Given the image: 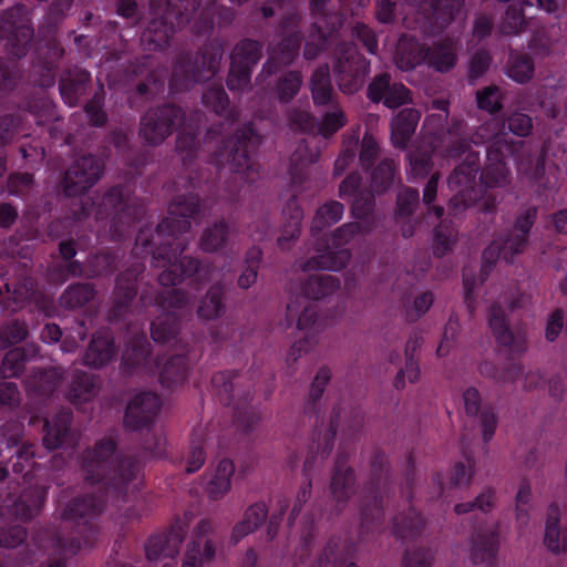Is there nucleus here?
<instances>
[{
  "mask_svg": "<svg viewBox=\"0 0 567 567\" xmlns=\"http://www.w3.org/2000/svg\"><path fill=\"white\" fill-rule=\"evenodd\" d=\"M33 33L30 14L24 4H14L2 13L0 39L7 40L4 47L9 54L17 58L25 55Z\"/></svg>",
  "mask_w": 567,
  "mask_h": 567,
  "instance_id": "obj_1",
  "label": "nucleus"
},
{
  "mask_svg": "<svg viewBox=\"0 0 567 567\" xmlns=\"http://www.w3.org/2000/svg\"><path fill=\"white\" fill-rule=\"evenodd\" d=\"M63 374L59 368H33L24 379V390L31 398H50L60 386Z\"/></svg>",
  "mask_w": 567,
  "mask_h": 567,
  "instance_id": "obj_2",
  "label": "nucleus"
},
{
  "mask_svg": "<svg viewBox=\"0 0 567 567\" xmlns=\"http://www.w3.org/2000/svg\"><path fill=\"white\" fill-rule=\"evenodd\" d=\"M534 221V212L520 218L516 224L517 234L504 243H493L484 252V259L491 261L494 257L509 260L514 254L519 252L526 243V234L530 229Z\"/></svg>",
  "mask_w": 567,
  "mask_h": 567,
  "instance_id": "obj_3",
  "label": "nucleus"
},
{
  "mask_svg": "<svg viewBox=\"0 0 567 567\" xmlns=\"http://www.w3.org/2000/svg\"><path fill=\"white\" fill-rule=\"evenodd\" d=\"M209 529L208 523L203 522L199 524L193 539L188 544L182 567H202L213 558L215 548L207 537Z\"/></svg>",
  "mask_w": 567,
  "mask_h": 567,
  "instance_id": "obj_4",
  "label": "nucleus"
},
{
  "mask_svg": "<svg viewBox=\"0 0 567 567\" xmlns=\"http://www.w3.org/2000/svg\"><path fill=\"white\" fill-rule=\"evenodd\" d=\"M545 545L554 553L567 550V517L558 506L548 509Z\"/></svg>",
  "mask_w": 567,
  "mask_h": 567,
  "instance_id": "obj_5",
  "label": "nucleus"
},
{
  "mask_svg": "<svg viewBox=\"0 0 567 567\" xmlns=\"http://www.w3.org/2000/svg\"><path fill=\"white\" fill-rule=\"evenodd\" d=\"M44 502V493L39 487H30L24 489L21 495L11 504L7 505V512L10 516L28 522L35 517Z\"/></svg>",
  "mask_w": 567,
  "mask_h": 567,
  "instance_id": "obj_6",
  "label": "nucleus"
},
{
  "mask_svg": "<svg viewBox=\"0 0 567 567\" xmlns=\"http://www.w3.org/2000/svg\"><path fill=\"white\" fill-rule=\"evenodd\" d=\"M369 96L372 101L383 100L389 107H395L409 99V91L402 84L390 86L386 75L378 78L369 87Z\"/></svg>",
  "mask_w": 567,
  "mask_h": 567,
  "instance_id": "obj_7",
  "label": "nucleus"
},
{
  "mask_svg": "<svg viewBox=\"0 0 567 567\" xmlns=\"http://www.w3.org/2000/svg\"><path fill=\"white\" fill-rule=\"evenodd\" d=\"M420 115L412 109L402 110L392 122V141L396 146H404L413 134Z\"/></svg>",
  "mask_w": 567,
  "mask_h": 567,
  "instance_id": "obj_8",
  "label": "nucleus"
},
{
  "mask_svg": "<svg viewBox=\"0 0 567 567\" xmlns=\"http://www.w3.org/2000/svg\"><path fill=\"white\" fill-rule=\"evenodd\" d=\"M234 470V464L228 460L218 463L207 482V492L210 497L219 498L229 492Z\"/></svg>",
  "mask_w": 567,
  "mask_h": 567,
  "instance_id": "obj_9",
  "label": "nucleus"
},
{
  "mask_svg": "<svg viewBox=\"0 0 567 567\" xmlns=\"http://www.w3.org/2000/svg\"><path fill=\"white\" fill-rule=\"evenodd\" d=\"M101 175V165L93 157H82L73 165V189H86L92 186Z\"/></svg>",
  "mask_w": 567,
  "mask_h": 567,
  "instance_id": "obj_10",
  "label": "nucleus"
},
{
  "mask_svg": "<svg viewBox=\"0 0 567 567\" xmlns=\"http://www.w3.org/2000/svg\"><path fill=\"white\" fill-rule=\"evenodd\" d=\"M159 406L158 398L153 393H143L137 395L126 409V423L131 426L135 424L136 419H148Z\"/></svg>",
  "mask_w": 567,
  "mask_h": 567,
  "instance_id": "obj_11",
  "label": "nucleus"
},
{
  "mask_svg": "<svg viewBox=\"0 0 567 567\" xmlns=\"http://www.w3.org/2000/svg\"><path fill=\"white\" fill-rule=\"evenodd\" d=\"M29 337V326L24 319L11 318L0 323V349L19 344Z\"/></svg>",
  "mask_w": 567,
  "mask_h": 567,
  "instance_id": "obj_12",
  "label": "nucleus"
},
{
  "mask_svg": "<svg viewBox=\"0 0 567 567\" xmlns=\"http://www.w3.org/2000/svg\"><path fill=\"white\" fill-rule=\"evenodd\" d=\"M47 433L43 443L49 450H55L68 444L71 439L68 414L58 415L53 424L45 423Z\"/></svg>",
  "mask_w": 567,
  "mask_h": 567,
  "instance_id": "obj_13",
  "label": "nucleus"
},
{
  "mask_svg": "<svg viewBox=\"0 0 567 567\" xmlns=\"http://www.w3.org/2000/svg\"><path fill=\"white\" fill-rule=\"evenodd\" d=\"M27 361V353L23 348L9 350L0 364V379L7 380L20 377L25 369Z\"/></svg>",
  "mask_w": 567,
  "mask_h": 567,
  "instance_id": "obj_14",
  "label": "nucleus"
},
{
  "mask_svg": "<svg viewBox=\"0 0 567 567\" xmlns=\"http://www.w3.org/2000/svg\"><path fill=\"white\" fill-rule=\"evenodd\" d=\"M266 518V508L264 505L251 506L245 514V518L235 526L231 537L238 542L244 536L255 530Z\"/></svg>",
  "mask_w": 567,
  "mask_h": 567,
  "instance_id": "obj_15",
  "label": "nucleus"
},
{
  "mask_svg": "<svg viewBox=\"0 0 567 567\" xmlns=\"http://www.w3.org/2000/svg\"><path fill=\"white\" fill-rule=\"evenodd\" d=\"M421 60V52L416 42L408 39H401L399 41L395 63L401 70H409Z\"/></svg>",
  "mask_w": 567,
  "mask_h": 567,
  "instance_id": "obj_16",
  "label": "nucleus"
},
{
  "mask_svg": "<svg viewBox=\"0 0 567 567\" xmlns=\"http://www.w3.org/2000/svg\"><path fill=\"white\" fill-rule=\"evenodd\" d=\"M287 316L289 320L296 321L299 329L307 328L315 321V310L309 306L307 299L291 301L287 307Z\"/></svg>",
  "mask_w": 567,
  "mask_h": 567,
  "instance_id": "obj_17",
  "label": "nucleus"
},
{
  "mask_svg": "<svg viewBox=\"0 0 567 567\" xmlns=\"http://www.w3.org/2000/svg\"><path fill=\"white\" fill-rule=\"evenodd\" d=\"M178 551V542L171 540L163 536L153 537L146 546V556L150 560H157L162 557H173Z\"/></svg>",
  "mask_w": 567,
  "mask_h": 567,
  "instance_id": "obj_18",
  "label": "nucleus"
},
{
  "mask_svg": "<svg viewBox=\"0 0 567 567\" xmlns=\"http://www.w3.org/2000/svg\"><path fill=\"white\" fill-rule=\"evenodd\" d=\"M61 260L50 270V279L55 284H62L68 280L71 274V240L60 244Z\"/></svg>",
  "mask_w": 567,
  "mask_h": 567,
  "instance_id": "obj_19",
  "label": "nucleus"
},
{
  "mask_svg": "<svg viewBox=\"0 0 567 567\" xmlns=\"http://www.w3.org/2000/svg\"><path fill=\"white\" fill-rule=\"evenodd\" d=\"M313 100L318 104L328 102L331 95L328 68L318 69L311 78Z\"/></svg>",
  "mask_w": 567,
  "mask_h": 567,
  "instance_id": "obj_20",
  "label": "nucleus"
},
{
  "mask_svg": "<svg viewBox=\"0 0 567 567\" xmlns=\"http://www.w3.org/2000/svg\"><path fill=\"white\" fill-rule=\"evenodd\" d=\"M22 130V118L18 114L0 115V146L3 147L13 142Z\"/></svg>",
  "mask_w": 567,
  "mask_h": 567,
  "instance_id": "obj_21",
  "label": "nucleus"
},
{
  "mask_svg": "<svg viewBox=\"0 0 567 567\" xmlns=\"http://www.w3.org/2000/svg\"><path fill=\"white\" fill-rule=\"evenodd\" d=\"M113 354V343L109 339H94L86 354V362L97 367L104 364Z\"/></svg>",
  "mask_w": 567,
  "mask_h": 567,
  "instance_id": "obj_22",
  "label": "nucleus"
},
{
  "mask_svg": "<svg viewBox=\"0 0 567 567\" xmlns=\"http://www.w3.org/2000/svg\"><path fill=\"white\" fill-rule=\"evenodd\" d=\"M21 76V70L16 62L0 58V91H13L18 86Z\"/></svg>",
  "mask_w": 567,
  "mask_h": 567,
  "instance_id": "obj_23",
  "label": "nucleus"
},
{
  "mask_svg": "<svg viewBox=\"0 0 567 567\" xmlns=\"http://www.w3.org/2000/svg\"><path fill=\"white\" fill-rule=\"evenodd\" d=\"M8 190L12 195H28L35 186L34 177L30 173H14L8 177Z\"/></svg>",
  "mask_w": 567,
  "mask_h": 567,
  "instance_id": "obj_24",
  "label": "nucleus"
},
{
  "mask_svg": "<svg viewBox=\"0 0 567 567\" xmlns=\"http://www.w3.org/2000/svg\"><path fill=\"white\" fill-rule=\"evenodd\" d=\"M429 62L439 71H446L452 68L455 62L453 44L447 43L436 49L431 54Z\"/></svg>",
  "mask_w": 567,
  "mask_h": 567,
  "instance_id": "obj_25",
  "label": "nucleus"
},
{
  "mask_svg": "<svg viewBox=\"0 0 567 567\" xmlns=\"http://www.w3.org/2000/svg\"><path fill=\"white\" fill-rule=\"evenodd\" d=\"M227 238V228L224 223L216 224L205 230L202 237V247L205 250H215L220 247Z\"/></svg>",
  "mask_w": 567,
  "mask_h": 567,
  "instance_id": "obj_26",
  "label": "nucleus"
},
{
  "mask_svg": "<svg viewBox=\"0 0 567 567\" xmlns=\"http://www.w3.org/2000/svg\"><path fill=\"white\" fill-rule=\"evenodd\" d=\"M168 126L164 122H155L152 115H147L142 122V134L150 143H158L164 138Z\"/></svg>",
  "mask_w": 567,
  "mask_h": 567,
  "instance_id": "obj_27",
  "label": "nucleus"
},
{
  "mask_svg": "<svg viewBox=\"0 0 567 567\" xmlns=\"http://www.w3.org/2000/svg\"><path fill=\"white\" fill-rule=\"evenodd\" d=\"M337 287L338 284L331 275H320L311 279L307 292L313 298H319L332 292Z\"/></svg>",
  "mask_w": 567,
  "mask_h": 567,
  "instance_id": "obj_28",
  "label": "nucleus"
},
{
  "mask_svg": "<svg viewBox=\"0 0 567 567\" xmlns=\"http://www.w3.org/2000/svg\"><path fill=\"white\" fill-rule=\"evenodd\" d=\"M21 392L14 382L0 381V408L17 409L21 404Z\"/></svg>",
  "mask_w": 567,
  "mask_h": 567,
  "instance_id": "obj_29",
  "label": "nucleus"
},
{
  "mask_svg": "<svg viewBox=\"0 0 567 567\" xmlns=\"http://www.w3.org/2000/svg\"><path fill=\"white\" fill-rule=\"evenodd\" d=\"M533 64L527 58H513L508 66V75L516 82H525L532 78Z\"/></svg>",
  "mask_w": 567,
  "mask_h": 567,
  "instance_id": "obj_30",
  "label": "nucleus"
},
{
  "mask_svg": "<svg viewBox=\"0 0 567 567\" xmlns=\"http://www.w3.org/2000/svg\"><path fill=\"white\" fill-rule=\"evenodd\" d=\"M27 538L24 527L16 525L0 528V546L14 548L22 544Z\"/></svg>",
  "mask_w": 567,
  "mask_h": 567,
  "instance_id": "obj_31",
  "label": "nucleus"
},
{
  "mask_svg": "<svg viewBox=\"0 0 567 567\" xmlns=\"http://www.w3.org/2000/svg\"><path fill=\"white\" fill-rule=\"evenodd\" d=\"M494 503H495L494 492L485 491L477 496V498L475 499V502L473 504L472 503L458 504L455 506V511L460 514L466 513V512L471 511L472 508H477L482 512H487L492 508Z\"/></svg>",
  "mask_w": 567,
  "mask_h": 567,
  "instance_id": "obj_32",
  "label": "nucleus"
},
{
  "mask_svg": "<svg viewBox=\"0 0 567 567\" xmlns=\"http://www.w3.org/2000/svg\"><path fill=\"white\" fill-rule=\"evenodd\" d=\"M501 93L496 87H487L477 93V104L480 109L488 112L496 111L501 106Z\"/></svg>",
  "mask_w": 567,
  "mask_h": 567,
  "instance_id": "obj_33",
  "label": "nucleus"
},
{
  "mask_svg": "<svg viewBox=\"0 0 567 567\" xmlns=\"http://www.w3.org/2000/svg\"><path fill=\"white\" fill-rule=\"evenodd\" d=\"M507 172L503 163L492 164L483 174V181L488 186L501 185L506 182Z\"/></svg>",
  "mask_w": 567,
  "mask_h": 567,
  "instance_id": "obj_34",
  "label": "nucleus"
},
{
  "mask_svg": "<svg viewBox=\"0 0 567 567\" xmlns=\"http://www.w3.org/2000/svg\"><path fill=\"white\" fill-rule=\"evenodd\" d=\"M430 169V159L429 156L424 153L420 155H411L410 156V171L409 175L411 178L423 177L429 173Z\"/></svg>",
  "mask_w": 567,
  "mask_h": 567,
  "instance_id": "obj_35",
  "label": "nucleus"
},
{
  "mask_svg": "<svg viewBox=\"0 0 567 567\" xmlns=\"http://www.w3.org/2000/svg\"><path fill=\"white\" fill-rule=\"evenodd\" d=\"M221 307L220 296L217 291L210 292L203 301L199 308V315L204 318H214L218 316Z\"/></svg>",
  "mask_w": 567,
  "mask_h": 567,
  "instance_id": "obj_36",
  "label": "nucleus"
},
{
  "mask_svg": "<svg viewBox=\"0 0 567 567\" xmlns=\"http://www.w3.org/2000/svg\"><path fill=\"white\" fill-rule=\"evenodd\" d=\"M34 75L39 74V78L34 79V82L41 87L51 86L55 79V68L52 63L49 64H35Z\"/></svg>",
  "mask_w": 567,
  "mask_h": 567,
  "instance_id": "obj_37",
  "label": "nucleus"
},
{
  "mask_svg": "<svg viewBox=\"0 0 567 567\" xmlns=\"http://www.w3.org/2000/svg\"><path fill=\"white\" fill-rule=\"evenodd\" d=\"M508 127L515 135L525 136L532 130V122L527 115L516 113L509 117Z\"/></svg>",
  "mask_w": 567,
  "mask_h": 567,
  "instance_id": "obj_38",
  "label": "nucleus"
},
{
  "mask_svg": "<svg viewBox=\"0 0 567 567\" xmlns=\"http://www.w3.org/2000/svg\"><path fill=\"white\" fill-rule=\"evenodd\" d=\"M114 450L115 444L112 439L100 442L94 451V461L97 466H101L104 470V463L112 457Z\"/></svg>",
  "mask_w": 567,
  "mask_h": 567,
  "instance_id": "obj_39",
  "label": "nucleus"
},
{
  "mask_svg": "<svg viewBox=\"0 0 567 567\" xmlns=\"http://www.w3.org/2000/svg\"><path fill=\"white\" fill-rule=\"evenodd\" d=\"M19 216L18 209L10 203H0V227L11 228Z\"/></svg>",
  "mask_w": 567,
  "mask_h": 567,
  "instance_id": "obj_40",
  "label": "nucleus"
},
{
  "mask_svg": "<svg viewBox=\"0 0 567 567\" xmlns=\"http://www.w3.org/2000/svg\"><path fill=\"white\" fill-rule=\"evenodd\" d=\"M349 259V254L346 250H341L334 256H326L322 257V260L318 264V267L330 269V270H338L341 267L346 265V262Z\"/></svg>",
  "mask_w": 567,
  "mask_h": 567,
  "instance_id": "obj_41",
  "label": "nucleus"
},
{
  "mask_svg": "<svg viewBox=\"0 0 567 567\" xmlns=\"http://www.w3.org/2000/svg\"><path fill=\"white\" fill-rule=\"evenodd\" d=\"M344 124L343 115L341 112L336 111L328 114L320 127L323 135L332 134Z\"/></svg>",
  "mask_w": 567,
  "mask_h": 567,
  "instance_id": "obj_42",
  "label": "nucleus"
},
{
  "mask_svg": "<svg viewBox=\"0 0 567 567\" xmlns=\"http://www.w3.org/2000/svg\"><path fill=\"white\" fill-rule=\"evenodd\" d=\"M480 423L484 440H489L496 427V417L494 412L487 409H483L480 413Z\"/></svg>",
  "mask_w": 567,
  "mask_h": 567,
  "instance_id": "obj_43",
  "label": "nucleus"
},
{
  "mask_svg": "<svg viewBox=\"0 0 567 567\" xmlns=\"http://www.w3.org/2000/svg\"><path fill=\"white\" fill-rule=\"evenodd\" d=\"M473 475V465L471 462L457 464L454 467L452 482L454 485H464L470 482Z\"/></svg>",
  "mask_w": 567,
  "mask_h": 567,
  "instance_id": "obj_44",
  "label": "nucleus"
},
{
  "mask_svg": "<svg viewBox=\"0 0 567 567\" xmlns=\"http://www.w3.org/2000/svg\"><path fill=\"white\" fill-rule=\"evenodd\" d=\"M563 315L559 310L553 312L546 324V338L550 341L555 340L563 328Z\"/></svg>",
  "mask_w": 567,
  "mask_h": 567,
  "instance_id": "obj_45",
  "label": "nucleus"
},
{
  "mask_svg": "<svg viewBox=\"0 0 567 567\" xmlns=\"http://www.w3.org/2000/svg\"><path fill=\"white\" fill-rule=\"evenodd\" d=\"M463 400L467 413L477 414L481 412V395L476 389L470 388L465 390L463 393Z\"/></svg>",
  "mask_w": 567,
  "mask_h": 567,
  "instance_id": "obj_46",
  "label": "nucleus"
},
{
  "mask_svg": "<svg viewBox=\"0 0 567 567\" xmlns=\"http://www.w3.org/2000/svg\"><path fill=\"white\" fill-rule=\"evenodd\" d=\"M343 208L341 204L331 203L318 212V217L326 219L327 223H336L341 218Z\"/></svg>",
  "mask_w": 567,
  "mask_h": 567,
  "instance_id": "obj_47",
  "label": "nucleus"
},
{
  "mask_svg": "<svg viewBox=\"0 0 567 567\" xmlns=\"http://www.w3.org/2000/svg\"><path fill=\"white\" fill-rule=\"evenodd\" d=\"M205 455L203 447L199 445H195L192 447L187 455V471L195 472L200 468L204 464Z\"/></svg>",
  "mask_w": 567,
  "mask_h": 567,
  "instance_id": "obj_48",
  "label": "nucleus"
},
{
  "mask_svg": "<svg viewBox=\"0 0 567 567\" xmlns=\"http://www.w3.org/2000/svg\"><path fill=\"white\" fill-rule=\"evenodd\" d=\"M301 80L298 73H292L290 76L285 80V82L281 85L280 92L284 97H290L293 95L299 86H300Z\"/></svg>",
  "mask_w": 567,
  "mask_h": 567,
  "instance_id": "obj_49",
  "label": "nucleus"
},
{
  "mask_svg": "<svg viewBox=\"0 0 567 567\" xmlns=\"http://www.w3.org/2000/svg\"><path fill=\"white\" fill-rule=\"evenodd\" d=\"M62 337L60 327L55 323H48L44 326L41 332V339L44 342H58Z\"/></svg>",
  "mask_w": 567,
  "mask_h": 567,
  "instance_id": "obj_50",
  "label": "nucleus"
},
{
  "mask_svg": "<svg viewBox=\"0 0 567 567\" xmlns=\"http://www.w3.org/2000/svg\"><path fill=\"white\" fill-rule=\"evenodd\" d=\"M532 498V489L528 483H522L518 486V491L516 493V508L517 511H522L520 507L525 506L529 503Z\"/></svg>",
  "mask_w": 567,
  "mask_h": 567,
  "instance_id": "obj_51",
  "label": "nucleus"
},
{
  "mask_svg": "<svg viewBox=\"0 0 567 567\" xmlns=\"http://www.w3.org/2000/svg\"><path fill=\"white\" fill-rule=\"evenodd\" d=\"M71 184L69 182V171L62 174L60 183L55 187V193L59 198H69Z\"/></svg>",
  "mask_w": 567,
  "mask_h": 567,
  "instance_id": "obj_52",
  "label": "nucleus"
},
{
  "mask_svg": "<svg viewBox=\"0 0 567 567\" xmlns=\"http://www.w3.org/2000/svg\"><path fill=\"white\" fill-rule=\"evenodd\" d=\"M24 299L23 293L21 292L20 288L14 287L12 289V295L8 298L0 299V307L2 310H9L11 301L13 302H20Z\"/></svg>",
  "mask_w": 567,
  "mask_h": 567,
  "instance_id": "obj_53",
  "label": "nucleus"
},
{
  "mask_svg": "<svg viewBox=\"0 0 567 567\" xmlns=\"http://www.w3.org/2000/svg\"><path fill=\"white\" fill-rule=\"evenodd\" d=\"M116 7L118 14L123 17H131L135 10L133 0H117Z\"/></svg>",
  "mask_w": 567,
  "mask_h": 567,
  "instance_id": "obj_54",
  "label": "nucleus"
},
{
  "mask_svg": "<svg viewBox=\"0 0 567 567\" xmlns=\"http://www.w3.org/2000/svg\"><path fill=\"white\" fill-rule=\"evenodd\" d=\"M433 302V297L431 293H423L419 298L415 299L414 306L417 312H425Z\"/></svg>",
  "mask_w": 567,
  "mask_h": 567,
  "instance_id": "obj_55",
  "label": "nucleus"
},
{
  "mask_svg": "<svg viewBox=\"0 0 567 567\" xmlns=\"http://www.w3.org/2000/svg\"><path fill=\"white\" fill-rule=\"evenodd\" d=\"M554 226L559 233H567V210H561L554 216Z\"/></svg>",
  "mask_w": 567,
  "mask_h": 567,
  "instance_id": "obj_56",
  "label": "nucleus"
},
{
  "mask_svg": "<svg viewBox=\"0 0 567 567\" xmlns=\"http://www.w3.org/2000/svg\"><path fill=\"white\" fill-rule=\"evenodd\" d=\"M257 274L252 268L245 270L239 277V286L243 288H248L251 284L256 281Z\"/></svg>",
  "mask_w": 567,
  "mask_h": 567,
  "instance_id": "obj_57",
  "label": "nucleus"
},
{
  "mask_svg": "<svg viewBox=\"0 0 567 567\" xmlns=\"http://www.w3.org/2000/svg\"><path fill=\"white\" fill-rule=\"evenodd\" d=\"M393 12V7L389 1H384L379 6L378 18L382 22H386L391 19Z\"/></svg>",
  "mask_w": 567,
  "mask_h": 567,
  "instance_id": "obj_58",
  "label": "nucleus"
},
{
  "mask_svg": "<svg viewBox=\"0 0 567 567\" xmlns=\"http://www.w3.org/2000/svg\"><path fill=\"white\" fill-rule=\"evenodd\" d=\"M32 449H33V446L31 444H24L23 443L20 446V449L18 450V452H17L14 457L27 462L30 458H32L33 455H34Z\"/></svg>",
  "mask_w": 567,
  "mask_h": 567,
  "instance_id": "obj_59",
  "label": "nucleus"
},
{
  "mask_svg": "<svg viewBox=\"0 0 567 567\" xmlns=\"http://www.w3.org/2000/svg\"><path fill=\"white\" fill-rule=\"evenodd\" d=\"M436 195V179L431 178L424 188L423 198L426 203H431Z\"/></svg>",
  "mask_w": 567,
  "mask_h": 567,
  "instance_id": "obj_60",
  "label": "nucleus"
},
{
  "mask_svg": "<svg viewBox=\"0 0 567 567\" xmlns=\"http://www.w3.org/2000/svg\"><path fill=\"white\" fill-rule=\"evenodd\" d=\"M3 441L6 442L8 447H13V446H18L19 444H21L22 439H21V434L19 432L9 434V429H6V437H3Z\"/></svg>",
  "mask_w": 567,
  "mask_h": 567,
  "instance_id": "obj_61",
  "label": "nucleus"
},
{
  "mask_svg": "<svg viewBox=\"0 0 567 567\" xmlns=\"http://www.w3.org/2000/svg\"><path fill=\"white\" fill-rule=\"evenodd\" d=\"M86 111H87V113L90 115V120L93 124L101 125L104 123L105 116H104L103 112L95 110L93 106L87 107Z\"/></svg>",
  "mask_w": 567,
  "mask_h": 567,
  "instance_id": "obj_62",
  "label": "nucleus"
},
{
  "mask_svg": "<svg viewBox=\"0 0 567 567\" xmlns=\"http://www.w3.org/2000/svg\"><path fill=\"white\" fill-rule=\"evenodd\" d=\"M470 181V173L468 174H465L463 172V169H456L455 173L453 174V176L450 178V184L451 185H460L462 184L463 182H468Z\"/></svg>",
  "mask_w": 567,
  "mask_h": 567,
  "instance_id": "obj_63",
  "label": "nucleus"
},
{
  "mask_svg": "<svg viewBox=\"0 0 567 567\" xmlns=\"http://www.w3.org/2000/svg\"><path fill=\"white\" fill-rule=\"evenodd\" d=\"M357 186H358V177L350 176L341 184L340 190L342 193H349L351 189L355 188Z\"/></svg>",
  "mask_w": 567,
  "mask_h": 567,
  "instance_id": "obj_64",
  "label": "nucleus"
}]
</instances>
